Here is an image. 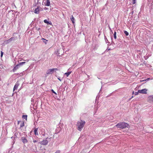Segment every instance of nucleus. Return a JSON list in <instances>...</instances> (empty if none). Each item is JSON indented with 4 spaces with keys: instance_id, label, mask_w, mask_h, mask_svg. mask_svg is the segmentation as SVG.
<instances>
[{
    "instance_id": "obj_14",
    "label": "nucleus",
    "mask_w": 153,
    "mask_h": 153,
    "mask_svg": "<svg viewBox=\"0 0 153 153\" xmlns=\"http://www.w3.org/2000/svg\"><path fill=\"white\" fill-rule=\"evenodd\" d=\"M71 19L72 22V23L74 24L75 23V22H74L75 19L73 15L71 16Z\"/></svg>"
},
{
    "instance_id": "obj_7",
    "label": "nucleus",
    "mask_w": 153,
    "mask_h": 153,
    "mask_svg": "<svg viewBox=\"0 0 153 153\" xmlns=\"http://www.w3.org/2000/svg\"><path fill=\"white\" fill-rule=\"evenodd\" d=\"M40 131L41 132V134L43 136H45V131L44 129L43 128L41 129Z\"/></svg>"
},
{
    "instance_id": "obj_1",
    "label": "nucleus",
    "mask_w": 153,
    "mask_h": 153,
    "mask_svg": "<svg viewBox=\"0 0 153 153\" xmlns=\"http://www.w3.org/2000/svg\"><path fill=\"white\" fill-rule=\"evenodd\" d=\"M115 126L118 128L121 129H123L126 127L129 128L130 127L128 123L123 122L118 123Z\"/></svg>"
},
{
    "instance_id": "obj_20",
    "label": "nucleus",
    "mask_w": 153,
    "mask_h": 153,
    "mask_svg": "<svg viewBox=\"0 0 153 153\" xmlns=\"http://www.w3.org/2000/svg\"><path fill=\"white\" fill-rule=\"evenodd\" d=\"M15 40V38L14 37H12L10 38L9 39V40L10 42L12 41H14Z\"/></svg>"
},
{
    "instance_id": "obj_30",
    "label": "nucleus",
    "mask_w": 153,
    "mask_h": 153,
    "mask_svg": "<svg viewBox=\"0 0 153 153\" xmlns=\"http://www.w3.org/2000/svg\"><path fill=\"white\" fill-rule=\"evenodd\" d=\"M22 62V65H23V64H25L26 62Z\"/></svg>"
},
{
    "instance_id": "obj_29",
    "label": "nucleus",
    "mask_w": 153,
    "mask_h": 153,
    "mask_svg": "<svg viewBox=\"0 0 153 153\" xmlns=\"http://www.w3.org/2000/svg\"><path fill=\"white\" fill-rule=\"evenodd\" d=\"M55 153H60V151H57Z\"/></svg>"
},
{
    "instance_id": "obj_34",
    "label": "nucleus",
    "mask_w": 153,
    "mask_h": 153,
    "mask_svg": "<svg viewBox=\"0 0 153 153\" xmlns=\"http://www.w3.org/2000/svg\"><path fill=\"white\" fill-rule=\"evenodd\" d=\"M58 79H59L60 81H61V79H60L59 78H58Z\"/></svg>"
},
{
    "instance_id": "obj_10",
    "label": "nucleus",
    "mask_w": 153,
    "mask_h": 153,
    "mask_svg": "<svg viewBox=\"0 0 153 153\" xmlns=\"http://www.w3.org/2000/svg\"><path fill=\"white\" fill-rule=\"evenodd\" d=\"M50 5V2L49 0H46V2L45 4V5L49 6Z\"/></svg>"
},
{
    "instance_id": "obj_38",
    "label": "nucleus",
    "mask_w": 153,
    "mask_h": 153,
    "mask_svg": "<svg viewBox=\"0 0 153 153\" xmlns=\"http://www.w3.org/2000/svg\"><path fill=\"white\" fill-rule=\"evenodd\" d=\"M136 94H137V93H136Z\"/></svg>"
},
{
    "instance_id": "obj_36",
    "label": "nucleus",
    "mask_w": 153,
    "mask_h": 153,
    "mask_svg": "<svg viewBox=\"0 0 153 153\" xmlns=\"http://www.w3.org/2000/svg\"><path fill=\"white\" fill-rule=\"evenodd\" d=\"M45 10H46L47 9V8L45 7Z\"/></svg>"
},
{
    "instance_id": "obj_6",
    "label": "nucleus",
    "mask_w": 153,
    "mask_h": 153,
    "mask_svg": "<svg viewBox=\"0 0 153 153\" xmlns=\"http://www.w3.org/2000/svg\"><path fill=\"white\" fill-rule=\"evenodd\" d=\"M48 143V141L46 140H43L40 142L41 144L43 145H46Z\"/></svg>"
},
{
    "instance_id": "obj_22",
    "label": "nucleus",
    "mask_w": 153,
    "mask_h": 153,
    "mask_svg": "<svg viewBox=\"0 0 153 153\" xmlns=\"http://www.w3.org/2000/svg\"><path fill=\"white\" fill-rule=\"evenodd\" d=\"M124 32L126 36L128 35L129 33H128V32H127V31L126 30H125L124 31Z\"/></svg>"
},
{
    "instance_id": "obj_18",
    "label": "nucleus",
    "mask_w": 153,
    "mask_h": 153,
    "mask_svg": "<svg viewBox=\"0 0 153 153\" xmlns=\"http://www.w3.org/2000/svg\"><path fill=\"white\" fill-rule=\"evenodd\" d=\"M71 72H69L65 73L64 74L66 75V76L68 77L71 74Z\"/></svg>"
},
{
    "instance_id": "obj_12",
    "label": "nucleus",
    "mask_w": 153,
    "mask_h": 153,
    "mask_svg": "<svg viewBox=\"0 0 153 153\" xmlns=\"http://www.w3.org/2000/svg\"><path fill=\"white\" fill-rule=\"evenodd\" d=\"M38 128H36L34 131V134L36 135H39L38 132Z\"/></svg>"
},
{
    "instance_id": "obj_28",
    "label": "nucleus",
    "mask_w": 153,
    "mask_h": 153,
    "mask_svg": "<svg viewBox=\"0 0 153 153\" xmlns=\"http://www.w3.org/2000/svg\"><path fill=\"white\" fill-rule=\"evenodd\" d=\"M146 81V79H144V80H140V82H144V81Z\"/></svg>"
},
{
    "instance_id": "obj_4",
    "label": "nucleus",
    "mask_w": 153,
    "mask_h": 153,
    "mask_svg": "<svg viewBox=\"0 0 153 153\" xmlns=\"http://www.w3.org/2000/svg\"><path fill=\"white\" fill-rule=\"evenodd\" d=\"M54 70L57 71L58 69L57 68H53L52 69H49L47 70L46 73L48 74H51Z\"/></svg>"
},
{
    "instance_id": "obj_15",
    "label": "nucleus",
    "mask_w": 153,
    "mask_h": 153,
    "mask_svg": "<svg viewBox=\"0 0 153 153\" xmlns=\"http://www.w3.org/2000/svg\"><path fill=\"white\" fill-rule=\"evenodd\" d=\"M44 22L45 23H46L48 24H49L51 25H52V23L51 22H49L46 19L44 20Z\"/></svg>"
},
{
    "instance_id": "obj_16",
    "label": "nucleus",
    "mask_w": 153,
    "mask_h": 153,
    "mask_svg": "<svg viewBox=\"0 0 153 153\" xmlns=\"http://www.w3.org/2000/svg\"><path fill=\"white\" fill-rule=\"evenodd\" d=\"M25 125L24 122V121H22L20 125V128H21L22 127L24 126Z\"/></svg>"
},
{
    "instance_id": "obj_8",
    "label": "nucleus",
    "mask_w": 153,
    "mask_h": 153,
    "mask_svg": "<svg viewBox=\"0 0 153 153\" xmlns=\"http://www.w3.org/2000/svg\"><path fill=\"white\" fill-rule=\"evenodd\" d=\"M22 142L24 143H26L27 142V140L26 138L25 137H22L21 138Z\"/></svg>"
},
{
    "instance_id": "obj_19",
    "label": "nucleus",
    "mask_w": 153,
    "mask_h": 153,
    "mask_svg": "<svg viewBox=\"0 0 153 153\" xmlns=\"http://www.w3.org/2000/svg\"><path fill=\"white\" fill-rule=\"evenodd\" d=\"M42 40H45V41H43V42L45 43V44H47V42L48 41V40L46 39H44V38H42Z\"/></svg>"
},
{
    "instance_id": "obj_37",
    "label": "nucleus",
    "mask_w": 153,
    "mask_h": 153,
    "mask_svg": "<svg viewBox=\"0 0 153 153\" xmlns=\"http://www.w3.org/2000/svg\"><path fill=\"white\" fill-rule=\"evenodd\" d=\"M136 94H137V93H136Z\"/></svg>"
},
{
    "instance_id": "obj_2",
    "label": "nucleus",
    "mask_w": 153,
    "mask_h": 153,
    "mask_svg": "<svg viewBox=\"0 0 153 153\" xmlns=\"http://www.w3.org/2000/svg\"><path fill=\"white\" fill-rule=\"evenodd\" d=\"M85 122L84 121L81 120L80 121H78L77 124V129L79 131H81L84 127Z\"/></svg>"
},
{
    "instance_id": "obj_35",
    "label": "nucleus",
    "mask_w": 153,
    "mask_h": 153,
    "mask_svg": "<svg viewBox=\"0 0 153 153\" xmlns=\"http://www.w3.org/2000/svg\"><path fill=\"white\" fill-rule=\"evenodd\" d=\"M26 61H27V62H28L29 61L28 60H26Z\"/></svg>"
},
{
    "instance_id": "obj_3",
    "label": "nucleus",
    "mask_w": 153,
    "mask_h": 153,
    "mask_svg": "<svg viewBox=\"0 0 153 153\" xmlns=\"http://www.w3.org/2000/svg\"><path fill=\"white\" fill-rule=\"evenodd\" d=\"M42 8L39 6H37V8L35 9L34 11L35 13L38 14L39 13L40 11L42 10Z\"/></svg>"
},
{
    "instance_id": "obj_9",
    "label": "nucleus",
    "mask_w": 153,
    "mask_h": 153,
    "mask_svg": "<svg viewBox=\"0 0 153 153\" xmlns=\"http://www.w3.org/2000/svg\"><path fill=\"white\" fill-rule=\"evenodd\" d=\"M19 85V84L18 83V82H17L14 87L13 91H14L15 90L17 89Z\"/></svg>"
},
{
    "instance_id": "obj_5",
    "label": "nucleus",
    "mask_w": 153,
    "mask_h": 153,
    "mask_svg": "<svg viewBox=\"0 0 153 153\" xmlns=\"http://www.w3.org/2000/svg\"><path fill=\"white\" fill-rule=\"evenodd\" d=\"M147 89L146 88H144L142 90H139L138 92L142 94H146Z\"/></svg>"
},
{
    "instance_id": "obj_23",
    "label": "nucleus",
    "mask_w": 153,
    "mask_h": 153,
    "mask_svg": "<svg viewBox=\"0 0 153 153\" xmlns=\"http://www.w3.org/2000/svg\"><path fill=\"white\" fill-rule=\"evenodd\" d=\"M10 42V41H9V39L8 40H6L4 42L6 44H8Z\"/></svg>"
},
{
    "instance_id": "obj_25",
    "label": "nucleus",
    "mask_w": 153,
    "mask_h": 153,
    "mask_svg": "<svg viewBox=\"0 0 153 153\" xmlns=\"http://www.w3.org/2000/svg\"><path fill=\"white\" fill-rule=\"evenodd\" d=\"M3 53L2 52V51H1V56L2 57L3 55Z\"/></svg>"
},
{
    "instance_id": "obj_24",
    "label": "nucleus",
    "mask_w": 153,
    "mask_h": 153,
    "mask_svg": "<svg viewBox=\"0 0 153 153\" xmlns=\"http://www.w3.org/2000/svg\"><path fill=\"white\" fill-rule=\"evenodd\" d=\"M136 3V0H132V4H135Z\"/></svg>"
},
{
    "instance_id": "obj_33",
    "label": "nucleus",
    "mask_w": 153,
    "mask_h": 153,
    "mask_svg": "<svg viewBox=\"0 0 153 153\" xmlns=\"http://www.w3.org/2000/svg\"><path fill=\"white\" fill-rule=\"evenodd\" d=\"M21 122V121H18V124H19V122Z\"/></svg>"
},
{
    "instance_id": "obj_13",
    "label": "nucleus",
    "mask_w": 153,
    "mask_h": 153,
    "mask_svg": "<svg viewBox=\"0 0 153 153\" xmlns=\"http://www.w3.org/2000/svg\"><path fill=\"white\" fill-rule=\"evenodd\" d=\"M149 101L150 102H153V96H150L149 97Z\"/></svg>"
},
{
    "instance_id": "obj_32",
    "label": "nucleus",
    "mask_w": 153,
    "mask_h": 153,
    "mask_svg": "<svg viewBox=\"0 0 153 153\" xmlns=\"http://www.w3.org/2000/svg\"><path fill=\"white\" fill-rule=\"evenodd\" d=\"M36 142H37V141H36V140H33V142L34 143H36Z\"/></svg>"
},
{
    "instance_id": "obj_27",
    "label": "nucleus",
    "mask_w": 153,
    "mask_h": 153,
    "mask_svg": "<svg viewBox=\"0 0 153 153\" xmlns=\"http://www.w3.org/2000/svg\"><path fill=\"white\" fill-rule=\"evenodd\" d=\"M51 91H52V92L53 93H54V94H56V92H55L53 91V90L52 89V90H51Z\"/></svg>"
},
{
    "instance_id": "obj_31",
    "label": "nucleus",
    "mask_w": 153,
    "mask_h": 153,
    "mask_svg": "<svg viewBox=\"0 0 153 153\" xmlns=\"http://www.w3.org/2000/svg\"><path fill=\"white\" fill-rule=\"evenodd\" d=\"M150 79V78H148L147 79H146V81H148Z\"/></svg>"
},
{
    "instance_id": "obj_26",
    "label": "nucleus",
    "mask_w": 153,
    "mask_h": 153,
    "mask_svg": "<svg viewBox=\"0 0 153 153\" xmlns=\"http://www.w3.org/2000/svg\"><path fill=\"white\" fill-rule=\"evenodd\" d=\"M22 62H19V63L18 64V65L19 66L20 65H22Z\"/></svg>"
},
{
    "instance_id": "obj_17",
    "label": "nucleus",
    "mask_w": 153,
    "mask_h": 153,
    "mask_svg": "<svg viewBox=\"0 0 153 153\" xmlns=\"http://www.w3.org/2000/svg\"><path fill=\"white\" fill-rule=\"evenodd\" d=\"M22 117L23 119H25L26 120H27V115H23Z\"/></svg>"
},
{
    "instance_id": "obj_11",
    "label": "nucleus",
    "mask_w": 153,
    "mask_h": 153,
    "mask_svg": "<svg viewBox=\"0 0 153 153\" xmlns=\"http://www.w3.org/2000/svg\"><path fill=\"white\" fill-rule=\"evenodd\" d=\"M19 66L18 65H16L15 66L13 69V72H15L16 71L17 69H18L19 68Z\"/></svg>"
},
{
    "instance_id": "obj_21",
    "label": "nucleus",
    "mask_w": 153,
    "mask_h": 153,
    "mask_svg": "<svg viewBox=\"0 0 153 153\" xmlns=\"http://www.w3.org/2000/svg\"><path fill=\"white\" fill-rule=\"evenodd\" d=\"M114 38L115 39H117V36H116V32L115 31L114 33Z\"/></svg>"
}]
</instances>
